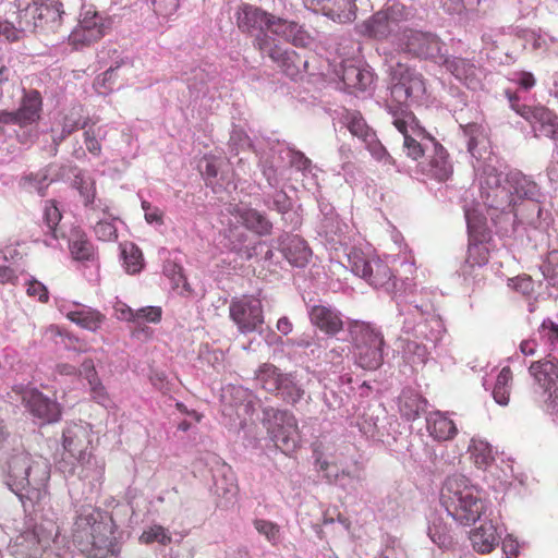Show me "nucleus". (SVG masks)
Returning <instances> with one entry per match:
<instances>
[{"label": "nucleus", "instance_id": "6", "mask_svg": "<svg viewBox=\"0 0 558 558\" xmlns=\"http://www.w3.org/2000/svg\"><path fill=\"white\" fill-rule=\"evenodd\" d=\"M411 12L402 3H393L377 11L361 25V33L369 38L383 40L397 35L400 23L410 20Z\"/></svg>", "mask_w": 558, "mask_h": 558}, {"label": "nucleus", "instance_id": "18", "mask_svg": "<svg viewBox=\"0 0 558 558\" xmlns=\"http://www.w3.org/2000/svg\"><path fill=\"white\" fill-rule=\"evenodd\" d=\"M536 383L549 392V398L558 404V360L544 359L533 362L529 367Z\"/></svg>", "mask_w": 558, "mask_h": 558}, {"label": "nucleus", "instance_id": "9", "mask_svg": "<svg viewBox=\"0 0 558 558\" xmlns=\"http://www.w3.org/2000/svg\"><path fill=\"white\" fill-rule=\"evenodd\" d=\"M401 49L414 58L429 60L434 63L441 60L445 44L434 33L405 28L399 37Z\"/></svg>", "mask_w": 558, "mask_h": 558}, {"label": "nucleus", "instance_id": "22", "mask_svg": "<svg viewBox=\"0 0 558 558\" xmlns=\"http://www.w3.org/2000/svg\"><path fill=\"white\" fill-rule=\"evenodd\" d=\"M41 0H15L16 23L22 31L34 32L40 28Z\"/></svg>", "mask_w": 558, "mask_h": 558}, {"label": "nucleus", "instance_id": "43", "mask_svg": "<svg viewBox=\"0 0 558 558\" xmlns=\"http://www.w3.org/2000/svg\"><path fill=\"white\" fill-rule=\"evenodd\" d=\"M138 541L144 545L158 543L162 546H167L171 543L172 536L170 532L162 525L154 524L142 532Z\"/></svg>", "mask_w": 558, "mask_h": 558}, {"label": "nucleus", "instance_id": "16", "mask_svg": "<svg viewBox=\"0 0 558 558\" xmlns=\"http://www.w3.org/2000/svg\"><path fill=\"white\" fill-rule=\"evenodd\" d=\"M513 110L529 121L533 126L539 125V132L547 137L556 138L558 135V117L544 106L531 107L513 105Z\"/></svg>", "mask_w": 558, "mask_h": 558}, {"label": "nucleus", "instance_id": "50", "mask_svg": "<svg viewBox=\"0 0 558 558\" xmlns=\"http://www.w3.org/2000/svg\"><path fill=\"white\" fill-rule=\"evenodd\" d=\"M543 276L553 287H558V250L550 251L541 266Z\"/></svg>", "mask_w": 558, "mask_h": 558}, {"label": "nucleus", "instance_id": "56", "mask_svg": "<svg viewBox=\"0 0 558 558\" xmlns=\"http://www.w3.org/2000/svg\"><path fill=\"white\" fill-rule=\"evenodd\" d=\"M114 68H109L94 81V88L98 94L106 95L113 89Z\"/></svg>", "mask_w": 558, "mask_h": 558}, {"label": "nucleus", "instance_id": "60", "mask_svg": "<svg viewBox=\"0 0 558 558\" xmlns=\"http://www.w3.org/2000/svg\"><path fill=\"white\" fill-rule=\"evenodd\" d=\"M25 31L20 29L17 23L0 22V35L4 36L10 41H16L21 38V33Z\"/></svg>", "mask_w": 558, "mask_h": 558}, {"label": "nucleus", "instance_id": "7", "mask_svg": "<svg viewBox=\"0 0 558 558\" xmlns=\"http://www.w3.org/2000/svg\"><path fill=\"white\" fill-rule=\"evenodd\" d=\"M482 197L489 207L501 211L509 210L518 216V204L509 184H502L501 173L495 168L487 167L480 178ZM524 205L521 202L519 206Z\"/></svg>", "mask_w": 558, "mask_h": 558}, {"label": "nucleus", "instance_id": "14", "mask_svg": "<svg viewBox=\"0 0 558 558\" xmlns=\"http://www.w3.org/2000/svg\"><path fill=\"white\" fill-rule=\"evenodd\" d=\"M22 402L31 414L45 423L58 422L61 417V407L35 388H21Z\"/></svg>", "mask_w": 558, "mask_h": 558}, {"label": "nucleus", "instance_id": "34", "mask_svg": "<svg viewBox=\"0 0 558 558\" xmlns=\"http://www.w3.org/2000/svg\"><path fill=\"white\" fill-rule=\"evenodd\" d=\"M288 262L296 267H304L311 256V250L299 236H292L282 248Z\"/></svg>", "mask_w": 558, "mask_h": 558}, {"label": "nucleus", "instance_id": "53", "mask_svg": "<svg viewBox=\"0 0 558 558\" xmlns=\"http://www.w3.org/2000/svg\"><path fill=\"white\" fill-rule=\"evenodd\" d=\"M464 133L469 136L468 149L475 156L477 153V146L485 138L483 126L476 123L465 125Z\"/></svg>", "mask_w": 558, "mask_h": 558}, {"label": "nucleus", "instance_id": "47", "mask_svg": "<svg viewBox=\"0 0 558 558\" xmlns=\"http://www.w3.org/2000/svg\"><path fill=\"white\" fill-rule=\"evenodd\" d=\"M277 393H279L286 402L293 404L302 399L304 391L298 386L291 375L284 374Z\"/></svg>", "mask_w": 558, "mask_h": 558}, {"label": "nucleus", "instance_id": "38", "mask_svg": "<svg viewBox=\"0 0 558 558\" xmlns=\"http://www.w3.org/2000/svg\"><path fill=\"white\" fill-rule=\"evenodd\" d=\"M283 375L275 365L265 363L257 369L255 380L266 391L277 392Z\"/></svg>", "mask_w": 558, "mask_h": 558}, {"label": "nucleus", "instance_id": "49", "mask_svg": "<svg viewBox=\"0 0 558 558\" xmlns=\"http://www.w3.org/2000/svg\"><path fill=\"white\" fill-rule=\"evenodd\" d=\"M101 128H95L90 125L84 131V144L89 154L94 156H100L101 154V140L105 138L106 132L101 134Z\"/></svg>", "mask_w": 558, "mask_h": 558}, {"label": "nucleus", "instance_id": "52", "mask_svg": "<svg viewBox=\"0 0 558 558\" xmlns=\"http://www.w3.org/2000/svg\"><path fill=\"white\" fill-rule=\"evenodd\" d=\"M365 148L369 151V154L379 162H384L389 166L395 165L393 157L387 151L385 146L380 143L377 135L369 140L364 144Z\"/></svg>", "mask_w": 558, "mask_h": 558}, {"label": "nucleus", "instance_id": "24", "mask_svg": "<svg viewBox=\"0 0 558 558\" xmlns=\"http://www.w3.org/2000/svg\"><path fill=\"white\" fill-rule=\"evenodd\" d=\"M41 108L43 99L40 93L36 89L26 92L20 108L16 110L17 124L20 126H27L37 122L40 118Z\"/></svg>", "mask_w": 558, "mask_h": 558}, {"label": "nucleus", "instance_id": "39", "mask_svg": "<svg viewBox=\"0 0 558 558\" xmlns=\"http://www.w3.org/2000/svg\"><path fill=\"white\" fill-rule=\"evenodd\" d=\"M470 459L478 469H486L494 461L492 448L484 440L472 439L469 446Z\"/></svg>", "mask_w": 558, "mask_h": 558}, {"label": "nucleus", "instance_id": "44", "mask_svg": "<svg viewBox=\"0 0 558 558\" xmlns=\"http://www.w3.org/2000/svg\"><path fill=\"white\" fill-rule=\"evenodd\" d=\"M63 11V4L59 0H51L40 2V28H44L51 24H58L61 21Z\"/></svg>", "mask_w": 558, "mask_h": 558}, {"label": "nucleus", "instance_id": "21", "mask_svg": "<svg viewBox=\"0 0 558 558\" xmlns=\"http://www.w3.org/2000/svg\"><path fill=\"white\" fill-rule=\"evenodd\" d=\"M310 320L319 330L329 336H335L343 329L340 314L324 305H314L310 311Z\"/></svg>", "mask_w": 558, "mask_h": 558}, {"label": "nucleus", "instance_id": "26", "mask_svg": "<svg viewBox=\"0 0 558 558\" xmlns=\"http://www.w3.org/2000/svg\"><path fill=\"white\" fill-rule=\"evenodd\" d=\"M500 536L492 522H484L470 532V541L475 551L488 554L499 544Z\"/></svg>", "mask_w": 558, "mask_h": 558}, {"label": "nucleus", "instance_id": "29", "mask_svg": "<svg viewBox=\"0 0 558 558\" xmlns=\"http://www.w3.org/2000/svg\"><path fill=\"white\" fill-rule=\"evenodd\" d=\"M348 330L354 347L384 344V337L372 324L354 320L349 324Z\"/></svg>", "mask_w": 558, "mask_h": 558}, {"label": "nucleus", "instance_id": "45", "mask_svg": "<svg viewBox=\"0 0 558 558\" xmlns=\"http://www.w3.org/2000/svg\"><path fill=\"white\" fill-rule=\"evenodd\" d=\"M116 218L105 216L99 218L94 226V233L99 241L111 242L118 238V230L114 223Z\"/></svg>", "mask_w": 558, "mask_h": 558}, {"label": "nucleus", "instance_id": "59", "mask_svg": "<svg viewBox=\"0 0 558 558\" xmlns=\"http://www.w3.org/2000/svg\"><path fill=\"white\" fill-rule=\"evenodd\" d=\"M26 292L28 296L37 298L41 303H46L49 300V293L46 286L36 279L28 281Z\"/></svg>", "mask_w": 558, "mask_h": 558}, {"label": "nucleus", "instance_id": "4", "mask_svg": "<svg viewBox=\"0 0 558 558\" xmlns=\"http://www.w3.org/2000/svg\"><path fill=\"white\" fill-rule=\"evenodd\" d=\"M440 501L448 514L463 525L475 523L486 510L480 489L461 474L447 477Z\"/></svg>", "mask_w": 558, "mask_h": 558}, {"label": "nucleus", "instance_id": "3", "mask_svg": "<svg viewBox=\"0 0 558 558\" xmlns=\"http://www.w3.org/2000/svg\"><path fill=\"white\" fill-rule=\"evenodd\" d=\"M8 484L19 496L25 509L35 510L48 496L50 464L46 459H33L21 451L8 461Z\"/></svg>", "mask_w": 558, "mask_h": 558}, {"label": "nucleus", "instance_id": "61", "mask_svg": "<svg viewBox=\"0 0 558 558\" xmlns=\"http://www.w3.org/2000/svg\"><path fill=\"white\" fill-rule=\"evenodd\" d=\"M114 311L118 319L135 324L136 311L132 310L128 304L119 302L114 306Z\"/></svg>", "mask_w": 558, "mask_h": 558}, {"label": "nucleus", "instance_id": "10", "mask_svg": "<svg viewBox=\"0 0 558 558\" xmlns=\"http://www.w3.org/2000/svg\"><path fill=\"white\" fill-rule=\"evenodd\" d=\"M267 429L276 447L281 451L291 452L299 447L301 437L293 413L281 410L272 411Z\"/></svg>", "mask_w": 558, "mask_h": 558}, {"label": "nucleus", "instance_id": "35", "mask_svg": "<svg viewBox=\"0 0 558 558\" xmlns=\"http://www.w3.org/2000/svg\"><path fill=\"white\" fill-rule=\"evenodd\" d=\"M383 345L384 344L375 343L369 347H365L364 344L355 347L357 364L364 369H377L384 361Z\"/></svg>", "mask_w": 558, "mask_h": 558}, {"label": "nucleus", "instance_id": "30", "mask_svg": "<svg viewBox=\"0 0 558 558\" xmlns=\"http://www.w3.org/2000/svg\"><path fill=\"white\" fill-rule=\"evenodd\" d=\"M437 64L444 65L456 78L470 85L475 81V65L468 59L447 57L444 52Z\"/></svg>", "mask_w": 558, "mask_h": 558}, {"label": "nucleus", "instance_id": "20", "mask_svg": "<svg viewBox=\"0 0 558 558\" xmlns=\"http://www.w3.org/2000/svg\"><path fill=\"white\" fill-rule=\"evenodd\" d=\"M65 317L78 327L97 332L106 322V315L90 306L74 304L65 312Z\"/></svg>", "mask_w": 558, "mask_h": 558}, {"label": "nucleus", "instance_id": "33", "mask_svg": "<svg viewBox=\"0 0 558 558\" xmlns=\"http://www.w3.org/2000/svg\"><path fill=\"white\" fill-rule=\"evenodd\" d=\"M341 78L351 92H364L373 83V74L355 65H344Z\"/></svg>", "mask_w": 558, "mask_h": 558}, {"label": "nucleus", "instance_id": "36", "mask_svg": "<svg viewBox=\"0 0 558 558\" xmlns=\"http://www.w3.org/2000/svg\"><path fill=\"white\" fill-rule=\"evenodd\" d=\"M344 120L350 133L361 140L364 144L376 136V132L368 126L365 119L359 111H347Z\"/></svg>", "mask_w": 558, "mask_h": 558}, {"label": "nucleus", "instance_id": "40", "mask_svg": "<svg viewBox=\"0 0 558 558\" xmlns=\"http://www.w3.org/2000/svg\"><path fill=\"white\" fill-rule=\"evenodd\" d=\"M511 383L512 372L509 366H505L499 372L493 390V397L498 404H508L510 398Z\"/></svg>", "mask_w": 558, "mask_h": 558}, {"label": "nucleus", "instance_id": "13", "mask_svg": "<svg viewBox=\"0 0 558 558\" xmlns=\"http://www.w3.org/2000/svg\"><path fill=\"white\" fill-rule=\"evenodd\" d=\"M392 77L397 80L391 88L392 96L400 102L418 97L425 92V83L422 74L415 73L410 68L402 63H397L392 68Z\"/></svg>", "mask_w": 558, "mask_h": 558}, {"label": "nucleus", "instance_id": "5", "mask_svg": "<svg viewBox=\"0 0 558 558\" xmlns=\"http://www.w3.org/2000/svg\"><path fill=\"white\" fill-rule=\"evenodd\" d=\"M392 124L403 135V149L409 158L417 160L430 150V140L435 138L420 125L412 111H393Z\"/></svg>", "mask_w": 558, "mask_h": 558}, {"label": "nucleus", "instance_id": "62", "mask_svg": "<svg viewBox=\"0 0 558 558\" xmlns=\"http://www.w3.org/2000/svg\"><path fill=\"white\" fill-rule=\"evenodd\" d=\"M78 374L84 376V378L88 383L94 381V380L99 378L98 374H97V371L95 368V364H94L93 360H90V359H86L82 363L81 368L78 369Z\"/></svg>", "mask_w": 558, "mask_h": 558}, {"label": "nucleus", "instance_id": "37", "mask_svg": "<svg viewBox=\"0 0 558 558\" xmlns=\"http://www.w3.org/2000/svg\"><path fill=\"white\" fill-rule=\"evenodd\" d=\"M469 241H489L490 231L487 227L485 216L478 214L476 210H468L465 213Z\"/></svg>", "mask_w": 558, "mask_h": 558}, {"label": "nucleus", "instance_id": "64", "mask_svg": "<svg viewBox=\"0 0 558 558\" xmlns=\"http://www.w3.org/2000/svg\"><path fill=\"white\" fill-rule=\"evenodd\" d=\"M17 281V276L15 271L8 266L0 265V283H12L15 284Z\"/></svg>", "mask_w": 558, "mask_h": 558}, {"label": "nucleus", "instance_id": "27", "mask_svg": "<svg viewBox=\"0 0 558 558\" xmlns=\"http://www.w3.org/2000/svg\"><path fill=\"white\" fill-rule=\"evenodd\" d=\"M231 214L239 218L246 229L259 235H267L271 232L272 223L264 214L254 208L236 206Z\"/></svg>", "mask_w": 558, "mask_h": 558}, {"label": "nucleus", "instance_id": "54", "mask_svg": "<svg viewBox=\"0 0 558 558\" xmlns=\"http://www.w3.org/2000/svg\"><path fill=\"white\" fill-rule=\"evenodd\" d=\"M254 527L257 530L259 534H263L269 542L272 544H276L279 534H280V527L278 524L264 520V519H257L254 521Z\"/></svg>", "mask_w": 558, "mask_h": 558}, {"label": "nucleus", "instance_id": "57", "mask_svg": "<svg viewBox=\"0 0 558 558\" xmlns=\"http://www.w3.org/2000/svg\"><path fill=\"white\" fill-rule=\"evenodd\" d=\"M88 385H89L92 399L94 401H96L97 403L106 407L109 403L110 398H109V393L107 392V389L102 385L100 378L88 383Z\"/></svg>", "mask_w": 558, "mask_h": 558}, {"label": "nucleus", "instance_id": "12", "mask_svg": "<svg viewBox=\"0 0 558 558\" xmlns=\"http://www.w3.org/2000/svg\"><path fill=\"white\" fill-rule=\"evenodd\" d=\"M93 428L88 423L68 424L62 434L64 451L81 464L88 463L93 457Z\"/></svg>", "mask_w": 558, "mask_h": 558}, {"label": "nucleus", "instance_id": "11", "mask_svg": "<svg viewBox=\"0 0 558 558\" xmlns=\"http://www.w3.org/2000/svg\"><path fill=\"white\" fill-rule=\"evenodd\" d=\"M229 314L242 333L253 332L264 324L263 304L255 295L233 298Z\"/></svg>", "mask_w": 558, "mask_h": 558}, {"label": "nucleus", "instance_id": "46", "mask_svg": "<svg viewBox=\"0 0 558 558\" xmlns=\"http://www.w3.org/2000/svg\"><path fill=\"white\" fill-rule=\"evenodd\" d=\"M74 183L87 209H95L96 182L90 178L75 177Z\"/></svg>", "mask_w": 558, "mask_h": 558}, {"label": "nucleus", "instance_id": "51", "mask_svg": "<svg viewBox=\"0 0 558 558\" xmlns=\"http://www.w3.org/2000/svg\"><path fill=\"white\" fill-rule=\"evenodd\" d=\"M163 272L171 280L174 289L182 287L183 290L191 291L186 277L183 274V268L180 265L168 262L163 267Z\"/></svg>", "mask_w": 558, "mask_h": 558}, {"label": "nucleus", "instance_id": "23", "mask_svg": "<svg viewBox=\"0 0 558 558\" xmlns=\"http://www.w3.org/2000/svg\"><path fill=\"white\" fill-rule=\"evenodd\" d=\"M426 404V399L411 388H404L398 398L399 412L407 421L418 418L425 412Z\"/></svg>", "mask_w": 558, "mask_h": 558}, {"label": "nucleus", "instance_id": "58", "mask_svg": "<svg viewBox=\"0 0 558 558\" xmlns=\"http://www.w3.org/2000/svg\"><path fill=\"white\" fill-rule=\"evenodd\" d=\"M154 10L156 14L162 17L172 16L179 9V0H154Z\"/></svg>", "mask_w": 558, "mask_h": 558}, {"label": "nucleus", "instance_id": "48", "mask_svg": "<svg viewBox=\"0 0 558 558\" xmlns=\"http://www.w3.org/2000/svg\"><path fill=\"white\" fill-rule=\"evenodd\" d=\"M428 536L432 542L439 547H448L451 545V535L448 526L442 522L441 519H436L428 526Z\"/></svg>", "mask_w": 558, "mask_h": 558}, {"label": "nucleus", "instance_id": "1", "mask_svg": "<svg viewBox=\"0 0 558 558\" xmlns=\"http://www.w3.org/2000/svg\"><path fill=\"white\" fill-rule=\"evenodd\" d=\"M235 23L241 33L254 38L253 45L260 53H264L274 41L267 32L296 47H306L311 41L307 32L298 23L278 17L250 3H243L238 8Z\"/></svg>", "mask_w": 558, "mask_h": 558}, {"label": "nucleus", "instance_id": "8", "mask_svg": "<svg viewBox=\"0 0 558 558\" xmlns=\"http://www.w3.org/2000/svg\"><path fill=\"white\" fill-rule=\"evenodd\" d=\"M349 264L352 272L364 279L374 288H385L393 279L388 264L378 256L368 255L361 250H352L349 254Z\"/></svg>", "mask_w": 558, "mask_h": 558}, {"label": "nucleus", "instance_id": "32", "mask_svg": "<svg viewBox=\"0 0 558 558\" xmlns=\"http://www.w3.org/2000/svg\"><path fill=\"white\" fill-rule=\"evenodd\" d=\"M488 241H469L468 254L462 266V272L471 276L475 267H483L489 260Z\"/></svg>", "mask_w": 558, "mask_h": 558}, {"label": "nucleus", "instance_id": "2", "mask_svg": "<svg viewBox=\"0 0 558 558\" xmlns=\"http://www.w3.org/2000/svg\"><path fill=\"white\" fill-rule=\"evenodd\" d=\"M73 541L86 558H120L121 543L113 519L98 508H84L76 517Z\"/></svg>", "mask_w": 558, "mask_h": 558}, {"label": "nucleus", "instance_id": "41", "mask_svg": "<svg viewBox=\"0 0 558 558\" xmlns=\"http://www.w3.org/2000/svg\"><path fill=\"white\" fill-rule=\"evenodd\" d=\"M121 255L125 270L129 274H137L143 268V254L134 243L121 244Z\"/></svg>", "mask_w": 558, "mask_h": 558}, {"label": "nucleus", "instance_id": "63", "mask_svg": "<svg viewBox=\"0 0 558 558\" xmlns=\"http://www.w3.org/2000/svg\"><path fill=\"white\" fill-rule=\"evenodd\" d=\"M541 329L543 331H547L546 337L551 343L558 341V325L555 324L553 320L545 319L541 325Z\"/></svg>", "mask_w": 558, "mask_h": 558}, {"label": "nucleus", "instance_id": "31", "mask_svg": "<svg viewBox=\"0 0 558 558\" xmlns=\"http://www.w3.org/2000/svg\"><path fill=\"white\" fill-rule=\"evenodd\" d=\"M69 250L76 260H93L96 252L87 234L81 229H73L69 238Z\"/></svg>", "mask_w": 558, "mask_h": 558}, {"label": "nucleus", "instance_id": "17", "mask_svg": "<svg viewBox=\"0 0 558 558\" xmlns=\"http://www.w3.org/2000/svg\"><path fill=\"white\" fill-rule=\"evenodd\" d=\"M264 53L291 80H296L306 70V60H303L294 50L284 49L275 41L270 44Z\"/></svg>", "mask_w": 558, "mask_h": 558}, {"label": "nucleus", "instance_id": "42", "mask_svg": "<svg viewBox=\"0 0 558 558\" xmlns=\"http://www.w3.org/2000/svg\"><path fill=\"white\" fill-rule=\"evenodd\" d=\"M62 219V214L58 208L57 204L52 199L45 202L44 207V222L47 227V233L51 235L53 240L60 238L58 226Z\"/></svg>", "mask_w": 558, "mask_h": 558}, {"label": "nucleus", "instance_id": "28", "mask_svg": "<svg viewBox=\"0 0 558 558\" xmlns=\"http://www.w3.org/2000/svg\"><path fill=\"white\" fill-rule=\"evenodd\" d=\"M427 430L437 441L451 440L458 434L454 422L439 411L430 413L427 417Z\"/></svg>", "mask_w": 558, "mask_h": 558}, {"label": "nucleus", "instance_id": "25", "mask_svg": "<svg viewBox=\"0 0 558 558\" xmlns=\"http://www.w3.org/2000/svg\"><path fill=\"white\" fill-rule=\"evenodd\" d=\"M323 13L339 23H348L356 16L355 0H315Z\"/></svg>", "mask_w": 558, "mask_h": 558}, {"label": "nucleus", "instance_id": "15", "mask_svg": "<svg viewBox=\"0 0 558 558\" xmlns=\"http://www.w3.org/2000/svg\"><path fill=\"white\" fill-rule=\"evenodd\" d=\"M105 20L97 12L86 11L77 26L71 32L69 41L75 48L89 46L106 34Z\"/></svg>", "mask_w": 558, "mask_h": 558}, {"label": "nucleus", "instance_id": "19", "mask_svg": "<svg viewBox=\"0 0 558 558\" xmlns=\"http://www.w3.org/2000/svg\"><path fill=\"white\" fill-rule=\"evenodd\" d=\"M430 146L423 171L439 182L447 181L453 171L449 155L436 140H430Z\"/></svg>", "mask_w": 558, "mask_h": 558}, {"label": "nucleus", "instance_id": "55", "mask_svg": "<svg viewBox=\"0 0 558 558\" xmlns=\"http://www.w3.org/2000/svg\"><path fill=\"white\" fill-rule=\"evenodd\" d=\"M162 310L159 306H145L136 311L135 324L147 322L157 324L161 320Z\"/></svg>", "mask_w": 558, "mask_h": 558}]
</instances>
